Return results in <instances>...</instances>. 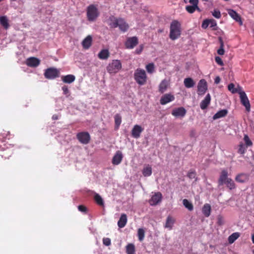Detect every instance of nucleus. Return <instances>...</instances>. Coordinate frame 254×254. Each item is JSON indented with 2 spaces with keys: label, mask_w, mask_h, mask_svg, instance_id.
<instances>
[{
  "label": "nucleus",
  "mask_w": 254,
  "mask_h": 254,
  "mask_svg": "<svg viewBox=\"0 0 254 254\" xmlns=\"http://www.w3.org/2000/svg\"><path fill=\"white\" fill-rule=\"evenodd\" d=\"M110 23L109 25L111 28L119 27V29L123 32H126L129 28L128 24L123 18L117 19L114 16L109 18Z\"/></svg>",
  "instance_id": "1"
},
{
  "label": "nucleus",
  "mask_w": 254,
  "mask_h": 254,
  "mask_svg": "<svg viewBox=\"0 0 254 254\" xmlns=\"http://www.w3.org/2000/svg\"><path fill=\"white\" fill-rule=\"evenodd\" d=\"M181 24L177 20H173L170 25V38L172 40L178 39L181 35Z\"/></svg>",
  "instance_id": "2"
},
{
  "label": "nucleus",
  "mask_w": 254,
  "mask_h": 254,
  "mask_svg": "<svg viewBox=\"0 0 254 254\" xmlns=\"http://www.w3.org/2000/svg\"><path fill=\"white\" fill-rule=\"evenodd\" d=\"M228 172L226 170H223L218 180L219 186H222L224 184H226L228 188L230 190L235 189V185L234 181L230 178H227Z\"/></svg>",
  "instance_id": "3"
},
{
  "label": "nucleus",
  "mask_w": 254,
  "mask_h": 254,
  "mask_svg": "<svg viewBox=\"0 0 254 254\" xmlns=\"http://www.w3.org/2000/svg\"><path fill=\"white\" fill-rule=\"evenodd\" d=\"M136 82L139 85H143L146 81V74L144 70L137 68L134 74Z\"/></svg>",
  "instance_id": "4"
},
{
  "label": "nucleus",
  "mask_w": 254,
  "mask_h": 254,
  "mask_svg": "<svg viewBox=\"0 0 254 254\" xmlns=\"http://www.w3.org/2000/svg\"><path fill=\"white\" fill-rule=\"evenodd\" d=\"M122 68V64L119 60H113L112 62L109 64L107 67L108 72L110 73H115L117 72Z\"/></svg>",
  "instance_id": "5"
},
{
  "label": "nucleus",
  "mask_w": 254,
  "mask_h": 254,
  "mask_svg": "<svg viewBox=\"0 0 254 254\" xmlns=\"http://www.w3.org/2000/svg\"><path fill=\"white\" fill-rule=\"evenodd\" d=\"M87 16L89 21H93L98 16V10L94 5H90L87 10Z\"/></svg>",
  "instance_id": "6"
},
{
  "label": "nucleus",
  "mask_w": 254,
  "mask_h": 254,
  "mask_svg": "<svg viewBox=\"0 0 254 254\" xmlns=\"http://www.w3.org/2000/svg\"><path fill=\"white\" fill-rule=\"evenodd\" d=\"M60 71L55 67H50L45 70L44 76L47 79H53L59 77Z\"/></svg>",
  "instance_id": "7"
},
{
  "label": "nucleus",
  "mask_w": 254,
  "mask_h": 254,
  "mask_svg": "<svg viewBox=\"0 0 254 254\" xmlns=\"http://www.w3.org/2000/svg\"><path fill=\"white\" fill-rule=\"evenodd\" d=\"M239 94L240 95L241 104L246 108V111L249 112L250 111L251 105L246 93L244 91H240Z\"/></svg>",
  "instance_id": "8"
},
{
  "label": "nucleus",
  "mask_w": 254,
  "mask_h": 254,
  "mask_svg": "<svg viewBox=\"0 0 254 254\" xmlns=\"http://www.w3.org/2000/svg\"><path fill=\"white\" fill-rule=\"evenodd\" d=\"M76 137L79 141L84 144H88L90 140V136L88 132H79L77 134Z\"/></svg>",
  "instance_id": "9"
},
{
  "label": "nucleus",
  "mask_w": 254,
  "mask_h": 254,
  "mask_svg": "<svg viewBox=\"0 0 254 254\" xmlns=\"http://www.w3.org/2000/svg\"><path fill=\"white\" fill-rule=\"evenodd\" d=\"M207 90V83L204 79H200L197 84V92L199 95H203Z\"/></svg>",
  "instance_id": "10"
},
{
  "label": "nucleus",
  "mask_w": 254,
  "mask_h": 254,
  "mask_svg": "<svg viewBox=\"0 0 254 254\" xmlns=\"http://www.w3.org/2000/svg\"><path fill=\"white\" fill-rule=\"evenodd\" d=\"M138 43V38L136 36L128 38L125 42V46L127 49H132Z\"/></svg>",
  "instance_id": "11"
},
{
  "label": "nucleus",
  "mask_w": 254,
  "mask_h": 254,
  "mask_svg": "<svg viewBox=\"0 0 254 254\" xmlns=\"http://www.w3.org/2000/svg\"><path fill=\"white\" fill-rule=\"evenodd\" d=\"M40 62L38 58L32 57L26 60V64L29 67H36L40 64Z\"/></svg>",
  "instance_id": "12"
},
{
  "label": "nucleus",
  "mask_w": 254,
  "mask_h": 254,
  "mask_svg": "<svg viewBox=\"0 0 254 254\" xmlns=\"http://www.w3.org/2000/svg\"><path fill=\"white\" fill-rule=\"evenodd\" d=\"M227 11L228 14L233 19H234L236 22H239L240 25H242L243 21L241 16L235 10L232 9H229Z\"/></svg>",
  "instance_id": "13"
},
{
  "label": "nucleus",
  "mask_w": 254,
  "mask_h": 254,
  "mask_svg": "<svg viewBox=\"0 0 254 254\" xmlns=\"http://www.w3.org/2000/svg\"><path fill=\"white\" fill-rule=\"evenodd\" d=\"M186 113V110L182 107L174 109L172 112V114L176 117H183Z\"/></svg>",
  "instance_id": "14"
},
{
  "label": "nucleus",
  "mask_w": 254,
  "mask_h": 254,
  "mask_svg": "<svg viewBox=\"0 0 254 254\" xmlns=\"http://www.w3.org/2000/svg\"><path fill=\"white\" fill-rule=\"evenodd\" d=\"M174 99V96L171 94H165L161 97L160 100V103L161 105H163L173 101Z\"/></svg>",
  "instance_id": "15"
},
{
  "label": "nucleus",
  "mask_w": 254,
  "mask_h": 254,
  "mask_svg": "<svg viewBox=\"0 0 254 254\" xmlns=\"http://www.w3.org/2000/svg\"><path fill=\"white\" fill-rule=\"evenodd\" d=\"M162 194L160 192L155 193L149 200V203L151 205H155L161 201Z\"/></svg>",
  "instance_id": "16"
},
{
  "label": "nucleus",
  "mask_w": 254,
  "mask_h": 254,
  "mask_svg": "<svg viewBox=\"0 0 254 254\" xmlns=\"http://www.w3.org/2000/svg\"><path fill=\"white\" fill-rule=\"evenodd\" d=\"M123 158L122 152L118 150L116 152V154L113 156L112 162L115 165H119L122 161Z\"/></svg>",
  "instance_id": "17"
},
{
  "label": "nucleus",
  "mask_w": 254,
  "mask_h": 254,
  "mask_svg": "<svg viewBox=\"0 0 254 254\" xmlns=\"http://www.w3.org/2000/svg\"><path fill=\"white\" fill-rule=\"evenodd\" d=\"M142 130L143 129L140 126L135 125L131 130V135L134 138H138Z\"/></svg>",
  "instance_id": "18"
},
{
  "label": "nucleus",
  "mask_w": 254,
  "mask_h": 254,
  "mask_svg": "<svg viewBox=\"0 0 254 254\" xmlns=\"http://www.w3.org/2000/svg\"><path fill=\"white\" fill-rule=\"evenodd\" d=\"M211 100L210 95L208 93L206 95L204 100H203L200 104V107L202 110L206 109L209 105Z\"/></svg>",
  "instance_id": "19"
},
{
  "label": "nucleus",
  "mask_w": 254,
  "mask_h": 254,
  "mask_svg": "<svg viewBox=\"0 0 254 254\" xmlns=\"http://www.w3.org/2000/svg\"><path fill=\"white\" fill-rule=\"evenodd\" d=\"M92 37L91 35L87 36L82 42V45L84 49H89L92 44Z\"/></svg>",
  "instance_id": "20"
},
{
  "label": "nucleus",
  "mask_w": 254,
  "mask_h": 254,
  "mask_svg": "<svg viewBox=\"0 0 254 254\" xmlns=\"http://www.w3.org/2000/svg\"><path fill=\"white\" fill-rule=\"evenodd\" d=\"M127 222V216L126 214H122L118 222V225L119 228H123Z\"/></svg>",
  "instance_id": "21"
},
{
  "label": "nucleus",
  "mask_w": 254,
  "mask_h": 254,
  "mask_svg": "<svg viewBox=\"0 0 254 254\" xmlns=\"http://www.w3.org/2000/svg\"><path fill=\"white\" fill-rule=\"evenodd\" d=\"M62 81L65 83L70 84L75 79V77L72 74H68L62 77Z\"/></svg>",
  "instance_id": "22"
},
{
  "label": "nucleus",
  "mask_w": 254,
  "mask_h": 254,
  "mask_svg": "<svg viewBox=\"0 0 254 254\" xmlns=\"http://www.w3.org/2000/svg\"><path fill=\"white\" fill-rule=\"evenodd\" d=\"M228 114L227 109H223L217 112L213 117V120H216L225 117Z\"/></svg>",
  "instance_id": "23"
},
{
  "label": "nucleus",
  "mask_w": 254,
  "mask_h": 254,
  "mask_svg": "<svg viewBox=\"0 0 254 254\" xmlns=\"http://www.w3.org/2000/svg\"><path fill=\"white\" fill-rule=\"evenodd\" d=\"M184 85L186 88H190L193 87L195 85V82L191 77H188L184 79Z\"/></svg>",
  "instance_id": "24"
},
{
  "label": "nucleus",
  "mask_w": 254,
  "mask_h": 254,
  "mask_svg": "<svg viewBox=\"0 0 254 254\" xmlns=\"http://www.w3.org/2000/svg\"><path fill=\"white\" fill-rule=\"evenodd\" d=\"M202 213L204 215L208 217L210 215L211 206L208 203L205 204L202 207Z\"/></svg>",
  "instance_id": "25"
},
{
  "label": "nucleus",
  "mask_w": 254,
  "mask_h": 254,
  "mask_svg": "<svg viewBox=\"0 0 254 254\" xmlns=\"http://www.w3.org/2000/svg\"><path fill=\"white\" fill-rule=\"evenodd\" d=\"M98 56L100 59L106 60L109 56V52L107 49H103L100 52Z\"/></svg>",
  "instance_id": "26"
},
{
  "label": "nucleus",
  "mask_w": 254,
  "mask_h": 254,
  "mask_svg": "<svg viewBox=\"0 0 254 254\" xmlns=\"http://www.w3.org/2000/svg\"><path fill=\"white\" fill-rule=\"evenodd\" d=\"M174 222L173 218L170 216H168L166 219L165 227L169 228L170 230L172 229Z\"/></svg>",
  "instance_id": "27"
},
{
  "label": "nucleus",
  "mask_w": 254,
  "mask_h": 254,
  "mask_svg": "<svg viewBox=\"0 0 254 254\" xmlns=\"http://www.w3.org/2000/svg\"><path fill=\"white\" fill-rule=\"evenodd\" d=\"M240 236V234L239 232H235L231 234L228 237V242L229 244H233Z\"/></svg>",
  "instance_id": "28"
},
{
  "label": "nucleus",
  "mask_w": 254,
  "mask_h": 254,
  "mask_svg": "<svg viewBox=\"0 0 254 254\" xmlns=\"http://www.w3.org/2000/svg\"><path fill=\"white\" fill-rule=\"evenodd\" d=\"M0 23L5 29H7L9 26L8 19L5 16H0Z\"/></svg>",
  "instance_id": "29"
},
{
  "label": "nucleus",
  "mask_w": 254,
  "mask_h": 254,
  "mask_svg": "<svg viewBox=\"0 0 254 254\" xmlns=\"http://www.w3.org/2000/svg\"><path fill=\"white\" fill-rule=\"evenodd\" d=\"M235 179L237 182L243 183L248 180V177L246 174H241L237 175Z\"/></svg>",
  "instance_id": "30"
},
{
  "label": "nucleus",
  "mask_w": 254,
  "mask_h": 254,
  "mask_svg": "<svg viewBox=\"0 0 254 254\" xmlns=\"http://www.w3.org/2000/svg\"><path fill=\"white\" fill-rule=\"evenodd\" d=\"M142 174L144 177H149L152 174V168L149 165L144 167L142 170Z\"/></svg>",
  "instance_id": "31"
},
{
  "label": "nucleus",
  "mask_w": 254,
  "mask_h": 254,
  "mask_svg": "<svg viewBox=\"0 0 254 254\" xmlns=\"http://www.w3.org/2000/svg\"><path fill=\"white\" fill-rule=\"evenodd\" d=\"M126 252L127 254H134L135 247L133 244H128L126 246Z\"/></svg>",
  "instance_id": "32"
},
{
  "label": "nucleus",
  "mask_w": 254,
  "mask_h": 254,
  "mask_svg": "<svg viewBox=\"0 0 254 254\" xmlns=\"http://www.w3.org/2000/svg\"><path fill=\"white\" fill-rule=\"evenodd\" d=\"M168 86V82L166 80H163L159 85V91L163 93L166 91Z\"/></svg>",
  "instance_id": "33"
},
{
  "label": "nucleus",
  "mask_w": 254,
  "mask_h": 254,
  "mask_svg": "<svg viewBox=\"0 0 254 254\" xmlns=\"http://www.w3.org/2000/svg\"><path fill=\"white\" fill-rule=\"evenodd\" d=\"M183 205L189 210L191 211L193 210V207L192 203L187 199H184L183 201Z\"/></svg>",
  "instance_id": "34"
},
{
  "label": "nucleus",
  "mask_w": 254,
  "mask_h": 254,
  "mask_svg": "<svg viewBox=\"0 0 254 254\" xmlns=\"http://www.w3.org/2000/svg\"><path fill=\"white\" fill-rule=\"evenodd\" d=\"M115 129H118L121 124L122 119L119 114H116L115 116Z\"/></svg>",
  "instance_id": "35"
},
{
  "label": "nucleus",
  "mask_w": 254,
  "mask_h": 254,
  "mask_svg": "<svg viewBox=\"0 0 254 254\" xmlns=\"http://www.w3.org/2000/svg\"><path fill=\"white\" fill-rule=\"evenodd\" d=\"M228 89L233 94L236 93H239V92H240V91L238 90V88L235 87V85L233 83H231L228 85Z\"/></svg>",
  "instance_id": "36"
},
{
  "label": "nucleus",
  "mask_w": 254,
  "mask_h": 254,
  "mask_svg": "<svg viewBox=\"0 0 254 254\" xmlns=\"http://www.w3.org/2000/svg\"><path fill=\"white\" fill-rule=\"evenodd\" d=\"M94 199L98 204L99 205H103L104 201L101 196L98 193H95Z\"/></svg>",
  "instance_id": "37"
},
{
  "label": "nucleus",
  "mask_w": 254,
  "mask_h": 254,
  "mask_svg": "<svg viewBox=\"0 0 254 254\" xmlns=\"http://www.w3.org/2000/svg\"><path fill=\"white\" fill-rule=\"evenodd\" d=\"M144 230L142 228H139L137 231V235L140 241H142L144 238Z\"/></svg>",
  "instance_id": "38"
},
{
  "label": "nucleus",
  "mask_w": 254,
  "mask_h": 254,
  "mask_svg": "<svg viewBox=\"0 0 254 254\" xmlns=\"http://www.w3.org/2000/svg\"><path fill=\"white\" fill-rule=\"evenodd\" d=\"M187 176L190 179H195V181H197V178H196V173L194 170H190L187 175Z\"/></svg>",
  "instance_id": "39"
},
{
  "label": "nucleus",
  "mask_w": 254,
  "mask_h": 254,
  "mask_svg": "<svg viewBox=\"0 0 254 254\" xmlns=\"http://www.w3.org/2000/svg\"><path fill=\"white\" fill-rule=\"evenodd\" d=\"M209 24H210V27L213 28V30H217L218 27H217L216 21L213 19H209Z\"/></svg>",
  "instance_id": "40"
},
{
  "label": "nucleus",
  "mask_w": 254,
  "mask_h": 254,
  "mask_svg": "<svg viewBox=\"0 0 254 254\" xmlns=\"http://www.w3.org/2000/svg\"><path fill=\"white\" fill-rule=\"evenodd\" d=\"M146 68L148 72L152 73L154 69V65L153 63H150L146 66Z\"/></svg>",
  "instance_id": "41"
},
{
  "label": "nucleus",
  "mask_w": 254,
  "mask_h": 254,
  "mask_svg": "<svg viewBox=\"0 0 254 254\" xmlns=\"http://www.w3.org/2000/svg\"><path fill=\"white\" fill-rule=\"evenodd\" d=\"M194 5H187L186 7V10L190 13H192L195 11Z\"/></svg>",
  "instance_id": "42"
},
{
  "label": "nucleus",
  "mask_w": 254,
  "mask_h": 254,
  "mask_svg": "<svg viewBox=\"0 0 254 254\" xmlns=\"http://www.w3.org/2000/svg\"><path fill=\"white\" fill-rule=\"evenodd\" d=\"M209 25V19H205L202 22V23L201 25V27L203 29H205L208 27Z\"/></svg>",
  "instance_id": "43"
},
{
  "label": "nucleus",
  "mask_w": 254,
  "mask_h": 254,
  "mask_svg": "<svg viewBox=\"0 0 254 254\" xmlns=\"http://www.w3.org/2000/svg\"><path fill=\"white\" fill-rule=\"evenodd\" d=\"M244 139L245 141V143H246V144L247 145V146H250L252 145V144H253L252 142L250 139L249 136L247 134L245 135Z\"/></svg>",
  "instance_id": "44"
},
{
  "label": "nucleus",
  "mask_w": 254,
  "mask_h": 254,
  "mask_svg": "<svg viewBox=\"0 0 254 254\" xmlns=\"http://www.w3.org/2000/svg\"><path fill=\"white\" fill-rule=\"evenodd\" d=\"M212 14L214 17L216 18H220L221 16L220 11L216 9L214 10V11L212 12Z\"/></svg>",
  "instance_id": "45"
},
{
  "label": "nucleus",
  "mask_w": 254,
  "mask_h": 254,
  "mask_svg": "<svg viewBox=\"0 0 254 254\" xmlns=\"http://www.w3.org/2000/svg\"><path fill=\"white\" fill-rule=\"evenodd\" d=\"M239 147L238 149V153H240L241 154H243L245 153V147L243 143H241L239 145Z\"/></svg>",
  "instance_id": "46"
},
{
  "label": "nucleus",
  "mask_w": 254,
  "mask_h": 254,
  "mask_svg": "<svg viewBox=\"0 0 254 254\" xmlns=\"http://www.w3.org/2000/svg\"><path fill=\"white\" fill-rule=\"evenodd\" d=\"M62 90H63L64 94V95H66V97H68L69 95V91L67 86L64 85V86H63Z\"/></svg>",
  "instance_id": "47"
},
{
  "label": "nucleus",
  "mask_w": 254,
  "mask_h": 254,
  "mask_svg": "<svg viewBox=\"0 0 254 254\" xmlns=\"http://www.w3.org/2000/svg\"><path fill=\"white\" fill-rule=\"evenodd\" d=\"M215 62L220 65H223L224 63L221 59V58L218 56H216L215 58Z\"/></svg>",
  "instance_id": "48"
},
{
  "label": "nucleus",
  "mask_w": 254,
  "mask_h": 254,
  "mask_svg": "<svg viewBox=\"0 0 254 254\" xmlns=\"http://www.w3.org/2000/svg\"><path fill=\"white\" fill-rule=\"evenodd\" d=\"M104 245L106 246H109L111 245V240L109 238H104L103 240Z\"/></svg>",
  "instance_id": "49"
},
{
  "label": "nucleus",
  "mask_w": 254,
  "mask_h": 254,
  "mask_svg": "<svg viewBox=\"0 0 254 254\" xmlns=\"http://www.w3.org/2000/svg\"><path fill=\"white\" fill-rule=\"evenodd\" d=\"M78 209L80 211H81L83 212H87V208L83 205H79L78 206Z\"/></svg>",
  "instance_id": "50"
},
{
  "label": "nucleus",
  "mask_w": 254,
  "mask_h": 254,
  "mask_svg": "<svg viewBox=\"0 0 254 254\" xmlns=\"http://www.w3.org/2000/svg\"><path fill=\"white\" fill-rule=\"evenodd\" d=\"M217 220V223L219 225H222L223 224V218L221 215L218 216Z\"/></svg>",
  "instance_id": "51"
},
{
  "label": "nucleus",
  "mask_w": 254,
  "mask_h": 254,
  "mask_svg": "<svg viewBox=\"0 0 254 254\" xmlns=\"http://www.w3.org/2000/svg\"><path fill=\"white\" fill-rule=\"evenodd\" d=\"M189 2L191 4V5L196 6L198 5V0H190Z\"/></svg>",
  "instance_id": "52"
},
{
  "label": "nucleus",
  "mask_w": 254,
  "mask_h": 254,
  "mask_svg": "<svg viewBox=\"0 0 254 254\" xmlns=\"http://www.w3.org/2000/svg\"><path fill=\"white\" fill-rule=\"evenodd\" d=\"M224 52L225 51L224 48L220 47L219 49L217 50V53L220 55H224Z\"/></svg>",
  "instance_id": "53"
},
{
  "label": "nucleus",
  "mask_w": 254,
  "mask_h": 254,
  "mask_svg": "<svg viewBox=\"0 0 254 254\" xmlns=\"http://www.w3.org/2000/svg\"><path fill=\"white\" fill-rule=\"evenodd\" d=\"M218 40L220 44V47L224 48V42L222 40V38L221 37H218Z\"/></svg>",
  "instance_id": "54"
},
{
  "label": "nucleus",
  "mask_w": 254,
  "mask_h": 254,
  "mask_svg": "<svg viewBox=\"0 0 254 254\" xmlns=\"http://www.w3.org/2000/svg\"><path fill=\"white\" fill-rule=\"evenodd\" d=\"M220 80H221V79H220V77L219 76H217L215 78L214 83L215 84H218L220 82Z\"/></svg>",
  "instance_id": "55"
},
{
  "label": "nucleus",
  "mask_w": 254,
  "mask_h": 254,
  "mask_svg": "<svg viewBox=\"0 0 254 254\" xmlns=\"http://www.w3.org/2000/svg\"><path fill=\"white\" fill-rule=\"evenodd\" d=\"M142 49H143V46L141 45L140 48L139 49H136V53L138 54H140L142 52Z\"/></svg>",
  "instance_id": "56"
},
{
  "label": "nucleus",
  "mask_w": 254,
  "mask_h": 254,
  "mask_svg": "<svg viewBox=\"0 0 254 254\" xmlns=\"http://www.w3.org/2000/svg\"><path fill=\"white\" fill-rule=\"evenodd\" d=\"M195 135V131L194 130H192L190 133V136L191 137H194Z\"/></svg>",
  "instance_id": "57"
},
{
  "label": "nucleus",
  "mask_w": 254,
  "mask_h": 254,
  "mask_svg": "<svg viewBox=\"0 0 254 254\" xmlns=\"http://www.w3.org/2000/svg\"><path fill=\"white\" fill-rule=\"evenodd\" d=\"M195 11L196 10H197L199 12H200L201 10V9L199 8V7L198 6V5H197L196 6H195Z\"/></svg>",
  "instance_id": "58"
},
{
  "label": "nucleus",
  "mask_w": 254,
  "mask_h": 254,
  "mask_svg": "<svg viewBox=\"0 0 254 254\" xmlns=\"http://www.w3.org/2000/svg\"><path fill=\"white\" fill-rule=\"evenodd\" d=\"M53 120H57L58 119V116L55 115L52 117Z\"/></svg>",
  "instance_id": "59"
},
{
  "label": "nucleus",
  "mask_w": 254,
  "mask_h": 254,
  "mask_svg": "<svg viewBox=\"0 0 254 254\" xmlns=\"http://www.w3.org/2000/svg\"><path fill=\"white\" fill-rule=\"evenodd\" d=\"M237 88H238V90H239V91H243V90H242V87H241V86H240L239 85H238V87H237Z\"/></svg>",
  "instance_id": "60"
},
{
  "label": "nucleus",
  "mask_w": 254,
  "mask_h": 254,
  "mask_svg": "<svg viewBox=\"0 0 254 254\" xmlns=\"http://www.w3.org/2000/svg\"><path fill=\"white\" fill-rule=\"evenodd\" d=\"M252 242H253V243L254 244V234H253V235H252Z\"/></svg>",
  "instance_id": "61"
},
{
  "label": "nucleus",
  "mask_w": 254,
  "mask_h": 254,
  "mask_svg": "<svg viewBox=\"0 0 254 254\" xmlns=\"http://www.w3.org/2000/svg\"><path fill=\"white\" fill-rule=\"evenodd\" d=\"M184 2H185V3L188 2V0H184Z\"/></svg>",
  "instance_id": "62"
},
{
  "label": "nucleus",
  "mask_w": 254,
  "mask_h": 254,
  "mask_svg": "<svg viewBox=\"0 0 254 254\" xmlns=\"http://www.w3.org/2000/svg\"><path fill=\"white\" fill-rule=\"evenodd\" d=\"M162 31H163V30H159V32H162Z\"/></svg>",
  "instance_id": "63"
},
{
  "label": "nucleus",
  "mask_w": 254,
  "mask_h": 254,
  "mask_svg": "<svg viewBox=\"0 0 254 254\" xmlns=\"http://www.w3.org/2000/svg\"><path fill=\"white\" fill-rule=\"evenodd\" d=\"M253 254H254V250H253Z\"/></svg>",
  "instance_id": "64"
}]
</instances>
